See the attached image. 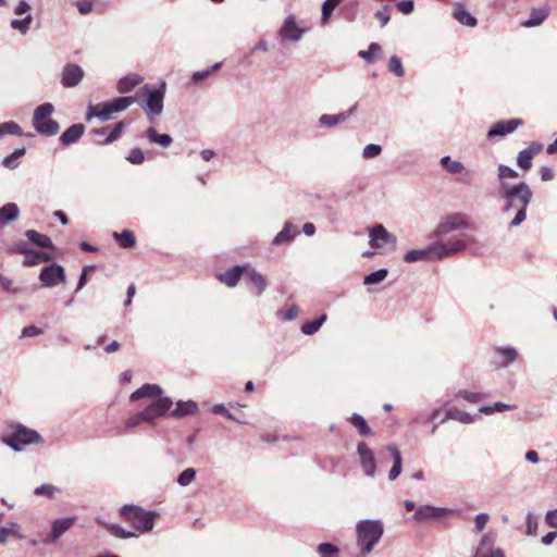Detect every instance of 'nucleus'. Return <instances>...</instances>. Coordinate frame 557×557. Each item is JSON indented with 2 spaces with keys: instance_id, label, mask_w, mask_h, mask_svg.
Wrapping results in <instances>:
<instances>
[{
  "instance_id": "obj_1",
  "label": "nucleus",
  "mask_w": 557,
  "mask_h": 557,
  "mask_svg": "<svg viewBox=\"0 0 557 557\" xmlns=\"http://www.w3.org/2000/svg\"><path fill=\"white\" fill-rule=\"evenodd\" d=\"M497 171L499 178L498 196L504 200L502 212L505 215L515 212V216L510 221L509 226L517 227L527 218V209L531 203L533 193L525 182H520L518 184H510L506 182V178L518 177L517 171L510 166L500 164Z\"/></svg>"
},
{
  "instance_id": "obj_2",
  "label": "nucleus",
  "mask_w": 557,
  "mask_h": 557,
  "mask_svg": "<svg viewBox=\"0 0 557 557\" xmlns=\"http://www.w3.org/2000/svg\"><path fill=\"white\" fill-rule=\"evenodd\" d=\"M467 244L463 239L457 238L454 240H436L424 249H412L405 253L404 260L406 262H418L437 259H445L454 253L465 250Z\"/></svg>"
},
{
  "instance_id": "obj_3",
  "label": "nucleus",
  "mask_w": 557,
  "mask_h": 557,
  "mask_svg": "<svg viewBox=\"0 0 557 557\" xmlns=\"http://www.w3.org/2000/svg\"><path fill=\"white\" fill-rule=\"evenodd\" d=\"M165 96V83L161 82L159 86L146 84L140 87L136 95V101L144 110L149 122L153 123L163 111V100Z\"/></svg>"
},
{
  "instance_id": "obj_4",
  "label": "nucleus",
  "mask_w": 557,
  "mask_h": 557,
  "mask_svg": "<svg viewBox=\"0 0 557 557\" xmlns=\"http://www.w3.org/2000/svg\"><path fill=\"white\" fill-rule=\"evenodd\" d=\"M136 98L131 96H123L114 98L110 101L100 102L97 104H89L86 114V121L89 122L91 119L97 117L101 122L113 119V115L127 110Z\"/></svg>"
},
{
  "instance_id": "obj_5",
  "label": "nucleus",
  "mask_w": 557,
  "mask_h": 557,
  "mask_svg": "<svg viewBox=\"0 0 557 557\" xmlns=\"http://www.w3.org/2000/svg\"><path fill=\"white\" fill-rule=\"evenodd\" d=\"M384 533L381 520H361L356 525L357 545L362 554L370 553L380 542Z\"/></svg>"
},
{
  "instance_id": "obj_6",
  "label": "nucleus",
  "mask_w": 557,
  "mask_h": 557,
  "mask_svg": "<svg viewBox=\"0 0 557 557\" xmlns=\"http://www.w3.org/2000/svg\"><path fill=\"white\" fill-rule=\"evenodd\" d=\"M53 111V104L50 102H45L35 109L33 126L39 134L44 136H54L59 133V123L51 119Z\"/></svg>"
},
{
  "instance_id": "obj_7",
  "label": "nucleus",
  "mask_w": 557,
  "mask_h": 557,
  "mask_svg": "<svg viewBox=\"0 0 557 557\" xmlns=\"http://www.w3.org/2000/svg\"><path fill=\"white\" fill-rule=\"evenodd\" d=\"M121 516L129 521L137 531L144 533L153 529L157 513L146 511L138 506L125 505L121 508Z\"/></svg>"
},
{
  "instance_id": "obj_8",
  "label": "nucleus",
  "mask_w": 557,
  "mask_h": 557,
  "mask_svg": "<svg viewBox=\"0 0 557 557\" xmlns=\"http://www.w3.org/2000/svg\"><path fill=\"white\" fill-rule=\"evenodd\" d=\"M3 442L13 450L22 451L27 445L41 444L44 440L37 431L17 424L11 434L3 438Z\"/></svg>"
},
{
  "instance_id": "obj_9",
  "label": "nucleus",
  "mask_w": 557,
  "mask_h": 557,
  "mask_svg": "<svg viewBox=\"0 0 557 557\" xmlns=\"http://www.w3.org/2000/svg\"><path fill=\"white\" fill-rule=\"evenodd\" d=\"M467 226H468V224H467V221H466V218L463 214L453 213V214L447 215L445 219H443L438 223V225L436 226V228L433 232V236L437 237L438 240H444V242L454 240V239H457L458 237L454 236V237H450L447 239H446V237L450 233L460 231Z\"/></svg>"
},
{
  "instance_id": "obj_10",
  "label": "nucleus",
  "mask_w": 557,
  "mask_h": 557,
  "mask_svg": "<svg viewBox=\"0 0 557 557\" xmlns=\"http://www.w3.org/2000/svg\"><path fill=\"white\" fill-rule=\"evenodd\" d=\"M369 244L375 249L383 248L385 245H391L395 249L397 245V237L387 232L383 224H375L369 230Z\"/></svg>"
},
{
  "instance_id": "obj_11",
  "label": "nucleus",
  "mask_w": 557,
  "mask_h": 557,
  "mask_svg": "<svg viewBox=\"0 0 557 557\" xmlns=\"http://www.w3.org/2000/svg\"><path fill=\"white\" fill-rule=\"evenodd\" d=\"M173 401L170 397H160L154 399L144 410L146 422L151 423L157 418L165 416L171 409Z\"/></svg>"
},
{
  "instance_id": "obj_12",
  "label": "nucleus",
  "mask_w": 557,
  "mask_h": 557,
  "mask_svg": "<svg viewBox=\"0 0 557 557\" xmlns=\"http://www.w3.org/2000/svg\"><path fill=\"white\" fill-rule=\"evenodd\" d=\"M85 72L75 63H67L61 72V84L65 88L76 87L84 78Z\"/></svg>"
},
{
  "instance_id": "obj_13",
  "label": "nucleus",
  "mask_w": 557,
  "mask_h": 557,
  "mask_svg": "<svg viewBox=\"0 0 557 557\" xmlns=\"http://www.w3.org/2000/svg\"><path fill=\"white\" fill-rule=\"evenodd\" d=\"M39 278L42 283V286L46 287L55 286L59 282L65 283L64 269L57 263H52L41 270Z\"/></svg>"
},
{
  "instance_id": "obj_14",
  "label": "nucleus",
  "mask_w": 557,
  "mask_h": 557,
  "mask_svg": "<svg viewBox=\"0 0 557 557\" xmlns=\"http://www.w3.org/2000/svg\"><path fill=\"white\" fill-rule=\"evenodd\" d=\"M357 453L360 458L362 471L366 475L373 478L376 470L373 451L367 446L364 442H360L357 446Z\"/></svg>"
},
{
  "instance_id": "obj_15",
  "label": "nucleus",
  "mask_w": 557,
  "mask_h": 557,
  "mask_svg": "<svg viewBox=\"0 0 557 557\" xmlns=\"http://www.w3.org/2000/svg\"><path fill=\"white\" fill-rule=\"evenodd\" d=\"M306 28H299L296 25L295 16L289 15L285 18L280 29V36L284 40L297 42L301 39V36L304 33H306Z\"/></svg>"
},
{
  "instance_id": "obj_16",
  "label": "nucleus",
  "mask_w": 557,
  "mask_h": 557,
  "mask_svg": "<svg viewBox=\"0 0 557 557\" xmlns=\"http://www.w3.org/2000/svg\"><path fill=\"white\" fill-rule=\"evenodd\" d=\"M75 522V518H62L57 519L52 522L51 533L44 540L45 544L54 543L60 536H62L67 530H70Z\"/></svg>"
},
{
  "instance_id": "obj_17",
  "label": "nucleus",
  "mask_w": 557,
  "mask_h": 557,
  "mask_svg": "<svg viewBox=\"0 0 557 557\" xmlns=\"http://www.w3.org/2000/svg\"><path fill=\"white\" fill-rule=\"evenodd\" d=\"M451 510L442 507H434L431 505H422L419 506L413 515V519L417 521H425L432 519H440L445 515L449 513Z\"/></svg>"
},
{
  "instance_id": "obj_18",
  "label": "nucleus",
  "mask_w": 557,
  "mask_h": 557,
  "mask_svg": "<svg viewBox=\"0 0 557 557\" xmlns=\"http://www.w3.org/2000/svg\"><path fill=\"white\" fill-rule=\"evenodd\" d=\"M522 124L520 119H511L508 121H498L494 123L487 132V137L505 136L512 133Z\"/></svg>"
},
{
  "instance_id": "obj_19",
  "label": "nucleus",
  "mask_w": 557,
  "mask_h": 557,
  "mask_svg": "<svg viewBox=\"0 0 557 557\" xmlns=\"http://www.w3.org/2000/svg\"><path fill=\"white\" fill-rule=\"evenodd\" d=\"M496 536L492 532L484 533L478 546L474 549L473 557H486L490 554H494L497 547H495Z\"/></svg>"
},
{
  "instance_id": "obj_20",
  "label": "nucleus",
  "mask_w": 557,
  "mask_h": 557,
  "mask_svg": "<svg viewBox=\"0 0 557 557\" xmlns=\"http://www.w3.org/2000/svg\"><path fill=\"white\" fill-rule=\"evenodd\" d=\"M245 274L249 283L255 287V295L261 296L268 287L267 277L255 268L246 265Z\"/></svg>"
},
{
  "instance_id": "obj_21",
  "label": "nucleus",
  "mask_w": 557,
  "mask_h": 557,
  "mask_svg": "<svg viewBox=\"0 0 557 557\" xmlns=\"http://www.w3.org/2000/svg\"><path fill=\"white\" fill-rule=\"evenodd\" d=\"M163 393V389L158 384H144L141 387L136 389L131 394L129 400L136 401L141 398H160Z\"/></svg>"
},
{
  "instance_id": "obj_22",
  "label": "nucleus",
  "mask_w": 557,
  "mask_h": 557,
  "mask_svg": "<svg viewBox=\"0 0 557 557\" xmlns=\"http://www.w3.org/2000/svg\"><path fill=\"white\" fill-rule=\"evenodd\" d=\"M246 265H235L232 269L226 270L223 273L218 275V278L221 283L226 285L227 287H235L242 275L245 274Z\"/></svg>"
},
{
  "instance_id": "obj_23",
  "label": "nucleus",
  "mask_w": 557,
  "mask_h": 557,
  "mask_svg": "<svg viewBox=\"0 0 557 557\" xmlns=\"http://www.w3.org/2000/svg\"><path fill=\"white\" fill-rule=\"evenodd\" d=\"M494 352L497 354L500 358L499 362L497 363L500 368L509 367L519 357L518 350L510 346H497L494 348Z\"/></svg>"
},
{
  "instance_id": "obj_24",
  "label": "nucleus",
  "mask_w": 557,
  "mask_h": 557,
  "mask_svg": "<svg viewBox=\"0 0 557 557\" xmlns=\"http://www.w3.org/2000/svg\"><path fill=\"white\" fill-rule=\"evenodd\" d=\"M357 110V103L354 104L349 110L341 112L335 115L322 114L319 119L321 126L332 127L339 123L345 122L355 111Z\"/></svg>"
},
{
  "instance_id": "obj_25",
  "label": "nucleus",
  "mask_w": 557,
  "mask_h": 557,
  "mask_svg": "<svg viewBox=\"0 0 557 557\" xmlns=\"http://www.w3.org/2000/svg\"><path fill=\"white\" fill-rule=\"evenodd\" d=\"M85 126L83 124H73L60 136V141L63 146L72 145L79 140L84 135Z\"/></svg>"
},
{
  "instance_id": "obj_26",
  "label": "nucleus",
  "mask_w": 557,
  "mask_h": 557,
  "mask_svg": "<svg viewBox=\"0 0 557 557\" xmlns=\"http://www.w3.org/2000/svg\"><path fill=\"white\" fill-rule=\"evenodd\" d=\"M198 411V405L194 400H178L176 407L170 412V417L183 418L185 416L194 414Z\"/></svg>"
},
{
  "instance_id": "obj_27",
  "label": "nucleus",
  "mask_w": 557,
  "mask_h": 557,
  "mask_svg": "<svg viewBox=\"0 0 557 557\" xmlns=\"http://www.w3.org/2000/svg\"><path fill=\"white\" fill-rule=\"evenodd\" d=\"M475 419L476 416H472L466 411L453 407L446 410L445 419L442 420V422H444L445 420H455L463 424H471L475 421Z\"/></svg>"
},
{
  "instance_id": "obj_28",
  "label": "nucleus",
  "mask_w": 557,
  "mask_h": 557,
  "mask_svg": "<svg viewBox=\"0 0 557 557\" xmlns=\"http://www.w3.org/2000/svg\"><path fill=\"white\" fill-rule=\"evenodd\" d=\"M143 76L137 74H131L120 78L116 85V89L121 94L131 92L137 85L143 82Z\"/></svg>"
},
{
  "instance_id": "obj_29",
  "label": "nucleus",
  "mask_w": 557,
  "mask_h": 557,
  "mask_svg": "<svg viewBox=\"0 0 557 557\" xmlns=\"http://www.w3.org/2000/svg\"><path fill=\"white\" fill-rule=\"evenodd\" d=\"M297 233V228L296 226L290 223V222H286L284 224V227L281 232H278L275 237L273 238L272 240V245H281V244H284V243H288L290 242L294 236L296 235Z\"/></svg>"
},
{
  "instance_id": "obj_30",
  "label": "nucleus",
  "mask_w": 557,
  "mask_h": 557,
  "mask_svg": "<svg viewBox=\"0 0 557 557\" xmlns=\"http://www.w3.org/2000/svg\"><path fill=\"white\" fill-rule=\"evenodd\" d=\"M20 210L16 203L9 202L0 208V226L18 218Z\"/></svg>"
},
{
  "instance_id": "obj_31",
  "label": "nucleus",
  "mask_w": 557,
  "mask_h": 557,
  "mask_svg": "<svg viewBox=\"0 0 557 557\" xmlns=\"http://www.w3.org/2000/svg\"><path fill=\"white\" fill-rule=\"evenodd\" d=\"M386 449L391 453V455H392V457L394 459V465H393V467H392V469L389 470V473H388V479L391 481H394L401 473V469H403V467H401V455H400L398 448L396 446H394V445H388Z\"/></svg>"
},
{
  "instance_id": "obj_32",
  "label": "nucleus",
  "mask_w": 557,
  "mask_h": 557,
  "mask_svg": "<svg viewBox=\"0 0 557 557\" xmlns=\"http://www.w3.org/2000/svg\"><path fill=\"white\" fill-rule=\"evenodd\" d=\"M25 236L29 242L41 248H53L52 240L49 236L38 233L35 230H28Z\"/></svg>"
},
{
  "instance_id": "obj_33",
  "label": "nucleus",
  "mask_w": 557,
  "mask_h": 557,
  "mask_svg": "<svg viewBox=\"0 0 557 557\" xmlns=\"http://www.w3.org/2000/svg\"><path fill=\"white\" fill-rule=\"evenodd\" d=\"M146 135L150 143L158 144L163 148H168L173 143V138L169 134H159L153 127H149Z\"/></svg>"
},
{
  "instance_id": "obj_34",
  "label": "nucleus",
  "mask_w": 557,
  "mask_h": 557,
  "mask_svg": "<svg viewBox=\"0 0 557 557\" xmlns=\"http://www.w3.org/2000/svg\"><path fill=\"white\" fill-rule=\"evenodd\" d=\"M548 16V9L539 8L531 11L530 18L523 23L525 27H534L541 25Z\"/></svg>"
},
{
  "instance_id": "obj_35",
  "label": "nucleus",
  "mask_w": 557,
  "mask_h": 557,
  "mask_svg": "<svg viewBox=\"0 0 557 557\" xmlns=\"http://www.w3.org/2000/svg\"><path fill=\"white\" fill-rule=\"evenodd\" d=\"M442 168L450 174H460L466 171L460 161L453 160L449 156H445L440 161Z\"/></svg>"
},
{
  "instance_id": "obj_36",
  "label": "nucleus",
  "mask_w": 557,
  "mask_h": 557,
  "mask_svg": "<svg viewBox=\"0 0 557 557\" xmlns=\"http://www.w3.org/2000/svg\"><path fill=\"white\" fill-rule=\"evenodd\" d=\"M349 422L357 428L361 436H369L372 434V430L368 425L366 419L359 413H352L349 418Z\"/></svg>"
},
{
  "instance_id": "obj_37",
  "label": "nucleus",
  "mask_w": 557,
  "mask_h": 557,
  "mask_svg": "<svg viewBox=\"0 0 557 557\" xmlns=\"http://www.w3.org/2000/svg\"><path fill=\"white\" fill-rule=\"evenodd\" d=\"M516 405L505 404L502 401H496L493 405H484L479 408V411L484 414H493L495 412H503L507 410H515Z\"/></svg>"
},
{
  "instance_id": "obj_38",
  "label": "nucleus",
  "mask_w": 557,
  "mask_h": 557,
  "mask_svg": "<svg viewBox=\"0 0 557 557\" xmlns=\"http://www.w3.org/2000/svg\"><path fill=\"white\" fill-rule=\"evenodd\" d=\"M26 153L25 148L15 149L11 154L2 160V165L7 169L14 170L20 165V159Z\"/></svg>"
},
{
  "instance_id": "obj_39",
  "label": "nucleus",
  "mask_w": 557,
  "mask_h": 557,
  "mask_svg": "<svg viewBox=\"0 0 557 557\" xmlns=\"http://www.w3.org/2000/svg\"><path fill=\"white\" fill-rule=\"evenodd\" d=\"M327 315L325 313L321 314L318 319L312 321H307L301 325V332L306 335L315 334L322 324L326 321Z\"/></svg>"
},
{
  "instance_id": "obj_40",
  "label": "nucleus",
  "mask_w": 557,
  "mask_h": 557,
  "mask_svg": "<svg viewBox=\"0 0 557 557\" xmlns=\"http://www.w3.org/2000/svg\"><path fill=\"white\" fill-rule=\"evenodd\" d=\"M381 53L382 47L376 42H372L369 45L368 50H360L358 55L366 60L368 63H373L375 59L381 55Z\"/></svg>"
},
{
  "instance_id": "obj_41",
  "label": "nucleus",
  "mask_w": 557,
  "mask_h": 557,
  "mask_svg": "<svg viewBox=\"0 0 557 557\" xmlns=\"http://www.w3.org/2000/svg\"><path fill=\"white\" fill-rule=\"evenodd\" d=\"M113 238L123 248H131L136 243V239H135V236H134L133 232L127 231V230H125V231H123L121 233L114 232L113 233Z\"/></svg>"
},
{
  "instance_id": "obj_42",
  "label": "nucleus",
  "mask_w": 557,
  "mask_h": 557,
  "mask_svg": "<svg viewBox=\"0 0 557 557\" xmlns=\"http://www.w3.org/2000/svg\"><path fill=\"white\" fill-rule=\"evenodd\" d=\"M454 17L462 25L473 27L476 25V18L465 9L454 11Z\"/></svg>"
},
{
  "instance_id": "obj_43",
  "label": "nucleus",
  "mask_w": 557,
  "mask_h": 557,
  "mask_svg": "<svg viewBox=\"0 0 557 557\" xmlns=\"http://www.w3.org/2000/svg\"><path fill=\"white\" fill-rule=\"evenodd\" d=\"M454 398H462L463 400L476 404L485 398V394L483 393H476V392H469L466 389H459L457 393H455Z\"/></svg>"
},
{
  "instance_id": "obj_44",
  "label": "nucleus",
  "mask_w": 557,
  "mask_h": 557,
  "mask_svg": "<svg viewBox=\"0 0 557 557\" xmlns=\"http://www.w3.org/2000/svg\"><path fill=\"white\" fill-rule=\"evenodd\" d=\"M5 135L22 136L23 131L17 123L9 121L0 124V138Z\"/></svg>"
},
{
  "instance_id": "obj_45",
  "label": "nucleus",
  "mask_w": 557,
  "mask_h": 557,
  "mask_svg": "<svg viewBox=\"0 0 557 557\" xmlns=\"http://www.w3.org/2000/svg\"><path fill=\"white\" fill-rule=\"evenodd\" d=\"M32 22H33V16L30 14H27L22 20H12L10 23V26L13 29L18 30L22 35H26L27 32L29 30Z\"/></svg>"
},
{
  "instance_id": "obj_46",
  "label": "nucleus",
  "mask_w": 557,
  "mask_h": 557,
  "mask_svg": "<svg viewBox=\"0 0 557 557\" xmlns=\"http://www.w3.org/2000/svg\"><path fill=\"white\" fill-rule=\"evenodd\" d=\"M48 256L44 252L29 250L25 256L23 264L26 267L36 265L42 261L48 260Z\"/></svg>"
},
{
  "instance_id": "obj_47",
  "label": "nucleus",
  "mask_w": 557,
  "mask_h": 557,
  "mask_svg": "<svg viewBox=\"0 0 557 557\" xmlns=\"http://www.w3.org/2000/svg\"><path fill=\"white\" fill-rule=\"evenodd\" d=\"M341 1L342 0H325L323 2L321 17V23L323 25H325L329 22L334 9L341 3Z\"/></svg>"
},
{
  "instance_id": "obj_48",
  "label": "nucleus",
  "mask_w": 557,
  "mask_h": 557,
  "mask_svg": "<svg viewBox=\"0 0 557 557\" xmlns=\"http://www.w3.org/2000/svg\"><path fill=\"white\" fill-rule=\"evenodd\" d=\"M221 66H222V63L221 62H216V63H214L213 65H211L210 67H208V69H206L203 71H197V72L193 73L191 81L195 84H198L202 79H206L207 77H209L213 72L220 70Z\"/></svg>"
},
{
  "instance_id": "obj_49",
  "label": "nucleus",
  "mask_w": 557,
  "mask_h": 557,
  "mask_svg": "<svg viewBox=\"0 0 557 557\" xmlns=\"http://www.w3.org/2000/svg\"><path fill=\"white\" fill-rule=\"evenodd\" d=\"M387 274L388 272L386 269H379L377 271L371 272L368 275H366L363 283L366 285L379 284L386 278Z\"/></svg>"
},
{
  "instance_id": "obj_50",
  "label": "nucleus",
  "mask_w": 557,
  "mask_h": 557,
  "mask_svg": "<svg viewBox=\"0 0 557 557\" xmlns=\"http://www.w3.org/2000/svg\"><path fill=\"white\" fill-rule=\"evenodd\" d=\"M107 530L115 537L129 539L136 536L135 532L126 531L117 524H106Z\"/></svg>"
},
{
  "instance_id": "obj_51",
  "label": "nucleus",
  "mask_w": 557,
  "mask_h": 557,
  "mask_svg": "<svg viewBox=\"0 0 557 557\" xmlns=\"http://www.w3.org/2000/svg\"><path fill=\"white\" fill-rule=\"evenodd\" d=\"M196 478V470L194 468H187L182 471L177 478V483L181 486L189 485Z\"/></svg>"
},
{
  "instance_id": "obj_52",
  "label": "nucleus",
  "mask_w": 557,
  "mask_h": 557,
  "mask_svg": "<svg viewBox=\"0 0 557 557\" xmlns=\"http://www.w3.org/2000/svg\"><path fill=\"white\" fill-rule=\"evenodd\" d=\"M382 147L376 144H369L362 150V158L366 160H370L376 158L381 154Z\"/></svg>"
},
{
  "instance_id": "obj_53",
  "label": "nucleus",
  "mask_w": 557,
  "mask_h": 557,
  "mask_svg": "<svg viewBox=\"0 0 557 557\" xmlns=\"http://www.w3.org/2000/svg\"><path fill=\"white\" fill-rule=\"evenodd\" d=\"M124 127H125L124 122L116 123L114 125V127L112 128V131L110 132V134L108 135V137L104 139L103 144L109 145V144L115 141L116 139H119L124 131Z\"/></svg>"
},
{
  "instance_id": "obj_54",
  "label": "nucleus",
  "mask_w": 557,
  "mask_h": 557,
  "mask_svg": "<svg viewBox=\"0 0 557 557\" xmlns=\"http://www.w3.org/2000/svg\"><path fill=\"white\" fill-rule=\"evenodd\" d=\"M211 410L214 414H222L228 420L236 421L238 423H244L240 419H238L232 412H230L223 404L214 405Z\"/></svg>"
},
{
  "instance_id": "obj_55",
  "label": "nucleus",
  "mask_w": 557,
  "mask_h": 557,
  "mask_svg": "<svg viewBox=\"0 0 557 557\" xmlns=\"http://www.w3.org/2000/svg\"><path fill=\"white\" fill-rule=\"evenodd\" d=\"M388 69H389L391 72H393L398 77H401L405 74V70L403 67L401 61L396 55H393L389 59Z\"/></svg>"
},
{
  "instance_id": "obj_56",
  "label": "nucleus",
  "mask_w": 557,
  "mask_h": 557,
  "mask_svg": "<svg viewBox=\"0 0 557 557\" xmlns=\"http://www.w3.org/2000/svg\"><path fill=\"white\" fill-rule=\"evenodd\" d=\"M57 491V487L52 484H42L34 490V494L36 496H47L49 498H52L54 496V493Z\"/></svg>"
},
{
  "instance_id": "obj_57",
  "label": "nucleus",
  "mask_w": 557,
  "mask_h": 557,
  "mask_svg": "<svg viewBox=\"0 0 557 557\" xmlns=\"http://www.w3.org/2000/svg\"><path fill=\"white\" fill-rule=\"evenodd\" d=\"M532 158L533 157L530 154V152L523 149L518 154L517 164L523 170H529L531 168Z\"/></svg>"
},
{
  "instance_id": "obj_58",
  "label": "nucleus",
  "mask_w": 557,
  "mask_h": 557,
  "mask_svg": "<svg viewBox=\"0 0 557 557\" xmlns=\"http://www.w3.org/2000/svg\"><path fill=\"white\" fill-rule=\"evenodd\" d=\"M126 160L132 164H141L145 161V154L139 148H134L129 151Z\"/></svg>"
},
{
  "instance_id": "obj_59",
  "label": "nucleus",
  "mask_w": 557,
  "mask_h": 557,
  "mask_svg": "<svg viewBox=\"0 0 557 557\" xmlns=\"http://www.w3.org/2000/svg\"><path fill=\"white\" fill-rule=\"evenodd\" d=\"M141 422H146V418L143 411L131 416L125 422V428L133 429L140 424Z\"/></svg>"
},
{
  "instance_id": "obj_60",
  "label": "nucleus",
  "mask_w": 557,
  "mask_h": 557,
  "mask_svg": "<svg viewBox=\"0 0 557 557\" xmlns=\"http://www.w3.org/2000/svg\"><path fill=\"white\" fill-rule=\"evenodd\" d=\"M389 10L391 8L386 5L382 10L375 12L374 16L377 21H380L382 26H385L391 20Z\"/></svg>"
},
{
  "instance_id": "obj_61",
  "label": "nucleus",
  "mask_w": 557,
  "mask_h": 557,
  "mask_svg": "<svg viewBox=\"0 0 557 557\" xmlns=\"http://www.w3.org/2000/svg\"><path fill=\"white\" fill-rule=\"evenodd\" d=\"M317 552L321 555H333L338 553V548L331 543H321L318 545Z\"/></svg>"
},
{
  "instance_id": "obj_62",
  "label": "nucleus",
  "mask_w": 557,
  "mask_h": 557,
  "mask_svg": "<svg viewBox=\"0 0 557 557\" xmlns=\"http://www.w3.org/2000/svg\"><path fill=\"white\" fill-rule=\"evenodd\" d=\"M299 308L297 305H290L285 312L282 313L281 318L286 321L295 320L298 317Z\"/></svg>"
},
{
  "instance_id": "obj_63",
  "label": "nucleus",
  "mask_w": 557,
  "mask_h": 557,
  "mask_svg": "<svg viewBox=\"0 0 557 557\" xmlns=\"http://www.w3.org/2000/svg\"><path fill=\"white\" fill-rule=\"evenodd\" d=\"M41 334H42L41 329H39L35 325H28L22 330L21 337H34V336H39Z\"/></svg>"
},
{
  "instance_id": "obj_64",
  "label": "nucleus",
  "mask_w": 557,
  "mask_h": 557,
  "mask_svg": "<svg viewBox=\"0 0 557 557\" xmlns=\"http://www.w3.org/2000/svg\"><path fill=\"white\" fill-rule=\"evenodd\" d=\"M488 519H490V516L487 513L482 512V513L476 515L474 518V525H475L476 531H482L485 528Z\"/></svg>"
}]
</instances>
